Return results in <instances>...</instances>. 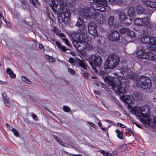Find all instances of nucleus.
Returning <instances> with one entry per match:
<instances>
[{"instance_id":"26","label":"nucleus","mask_w":156,"mask_h":156,"mask_svg":"<svg viewBox=\"0 0 156 156\" xmlns=\"http://www.w3.org/2000/svg\"><path fill=\"white\" fill-rule=\"evenodd\" d=\"M136 75L135 73H133L132 71L129 72L127 74V77L129 79H133V80L135 79V80L137 78L136 77Z\"/></svg>"},{"instance_id":"46","label":"nucleus","mask_w":156,"mask_h":156,"mask_svg":"<svg viewBox=\"0 0 156 156\" xmlns=\"http://www.w3.org/2000/svg\"><path fill=\"white\" fill-rule=\"evenodd\" d=\"M9 75L10 77L12 78H15L16 77V75L13 72L10 74Z\"/></svg>"},{"instance_id":"22","label":"nucleus","mask_w":156,"mask_h":156,"mask_svg":"<svg viewBox=\"0 0 156 156\" xmlns=\"http://www.w3.org/2000/svg\"><path fill=\"white\" fill-rule=\"evenodd\" d=\"M52 42L55 41V44L58 47L60 48L61 50L63 52H65L68 50L67 48L66 47L60 44V43L59 42L55 41V39H52L51 40V41H50L51 42L53 43Z\"/></svg>"},{"instance_id":"15","label":"nucleus","mask_w":156,"mask_h":156,"mask_svg":"<svg viewBox=\"0 0 156 156\" xmlns=\"http://www.w3.org/2000/svg\"><path fill=\"white\" fill-rule=\"evenodd\" d=\"M136 11L138 14H144L148 15L147 17H151L152 13V11L149 9H146L141 6H139L136 9Z\"/></svg>"},{"instance_id":"39","label":"nucleus","mask_w":156,"mask_h":156,"mask_svg":"<svg viewBox=\"0 0 156 156\" xmlns=\"http://www.w3.org/2000/svg\"><path fill=\"white\" fill-rule=\"evenodd\" d=\"M77 62L79 64L80 67L84 65L83 62L79 59H77Z\"/></svg>"},{"instance_id":"31","label":"nucleus","mask_w":156,"mask_h":156,"mask_svg":"<svg viewBox=\"0 0 156 156\" xmlns=\"http://www.w3.org/2000/svg\"><path fill=\"white\" fill-rule=\"evenodd\" d=\"M114 2L117 5H121L124 3V2L123 0H114Z\"/></svg>"},{"instance_id":"7","label":"nucleus","mask_w":156,"mask_h":156,"mask_svg":"<svg viewBox=\"0 0 156 156\" xmlns=\"http://www.w3.org/2000/svg\"><path fill=\"white\" fill-rule=\"evenodd\" d=\"M96 11L93 8H82L78 12L80 16L87 20L94 19Z\"/></svg>"},{"instance_id":"28","label":"nucleus","mask_w":156,"mask_h":156,"mask_svg":"<svg viewBox=\"0 0 156 156\" xmlns=\"http://www.w3.org/2000/svg\"><path fill=\"white\" fill-rule=\"evenodd\" d=\"M22 80L23 81L27 84H29L31 83V81L25 76H22Z\"/></svg>"},{"instance_id":"19","label":"nucleus","mask_w":156,"mask_h":156,"mask_svg":"<svg viewBox=\"0 0 156 156\" xmlns=\"http://www.w3.org/2000/svg\"><path fill=\"white\" fill-rule=\"evenodd\" d=\"M76 25L78 27H81L83 28V32H85L87 30V26L85 24V22L83 20L80 18H79L78 19L77 23Z\"/></svg>"},{"instance_id":"49","label":"nucleus","mask_w":156,"mask_h":156,"mask_svg":"<svg viewBox=\"0 0 156 156\" xmlns=\"http://www.w3.org/2000/svg\"><path fill=\"white\" fill-rule=\"evenodd\" d=\"M83 76L84 77H86V78H87L88 76V74L87 73H85L83 74Z\"/></svg>"},{"instance_id":"6","label":"nucleus","mask_w":156,"mask_h":156,"mask_svg":"<svg viewBox=\"0 0 156 156\" xmlns=\"http://www.w3.org/2000/svg\"><path fill=\"white\" fill-rule=\"evenodd\" d=\"M136 80V85L143 90L149 89L151 87L152 83L151 79L147 76H140Z\"/></svg>"},{"instance_id":"32","label":"nucleus","mask_w":156,"mask_h":156,"mask_svg":"<svg viewBox=\"0 0 156 156\" xmlns=\"http://www.w3.org/2000/svg\"><path fill=\"white\" fill-rule=\"evenodd\" d=\"M63 42L65 43L68 46H70V44L68 40L65 38H62Z\"/></svg>"},{"instance_id":"41","label":"nucleus","mask_w":156,"mask_h":156,"mask_svg":"<svg viewBox=\"0 0 156 156\" xmlns=\"http://www.w3.org/2000/svg\"><path fill=\"white\" fill-rule=\"evenodd\" d=\"M57 35L59 36L60 37H65V34L62 33H58L57 34Z\"/></svg>"},{"instance_id":"52","label":"nucleus","mask_w":156,"mask_h":156,"mask_svg":"<svg viewBox=\"0 0 156 156\" xmlns=\"http://www.w3.org/2000/svg\"><path fill=\"white\" fill-rule=\"evenodd\" d=\"M101 129L104 131H106L107 130V128L106 127H101Z\"/></svg>"},{"instance_id":"54","label":"nucleus","mask_w":156,"mask_h":156,"mask_svg":"<svg viewBox=\"0 0 156 156\" xmlns=\"http://www.w3.org/2000/svg\"><path fill=\"white\" fill-rule=\"evenodd\" d=\"M135 124L137 127H138V128H141V126L140 125L136 123H135Z\"/></svg>"},{"instance_id":"47","label":"nucleus","mask_w":156,"mask_h":156,"mask_svg":"<svg viewBox=\"0 0 156 156\" xmlns=\"http://www.w3.org/2000/svg\"><path fill=\"white\" fill-rule=\"evenodd\" d=\"M94 93L96 94L97 95H100L101 94L100 92L97 90H94Z\"/></svg>"},{"instance_id":"13","label":"nucleus","mask_w":156,"mask_h":156,"mask_svg":"<svg viewBox=\"0 0 156 156\" xmlns=\"http://www.w3.org/2000/svg\"><path fill=\"white\" fill-rule=\"evenodd\" d=\"M97 25L93 22L89 23L88 25V31L89 33L92 36L96 37L98 35L96 27Z\"/></svg>"},{"instance_id":"62","label":"nucleus","mask_w":156,"mask_h":156,"mask_svg":"<svg viewBox=\"0 0 156 156\" xmlns=\"http://www.w3.org/2000/svg\"><path fill=\"white\" fill-rule=\"evenodd\" d=\"M2 17V19H3L4 18V16L2 15V14H0V17Z\"/></svg>"},{"instance_id":"5","label":"nucleus","mask_w":156,"mask_h":156,"mask_svg":"<svg viewBox=\"0 0 156 156\" xmlns=\"http://www.w3.org/2000/svg\"><path fill=\"white\" fill-rule=\"evenodd\" d=\"M119 61V58L116 54H110L106 58L104 64V68L106 69H114L118 64Z\"/></svg>"},{"instance_id":"60","label":"nucleus","mask_w":156,"mask_h":156,"mask_svg":"<svg viewBox=\"0 0 156 156\" xmlns=\"http://www.w3.org/2000/svg\"><path fill=\"white\" fill-rule=\"evenodd\" d=\"M121 127L123 128H125L126 127V126L125 125L122 124Z\"/></svg>"},{"instance_id":"56","label":"nucleus","mask_w":156,"mask_h":156,"mask_svg":"<svg viewBox=\"0 0 156 156\" xmlns=\"http://www.w3.org/2000/svg\"><path fill=\"white\" fill-rule=\"evenodd\" d=\"M105 121L106 122H107L109 123H111V122H112V121H110L109 120H108V119H105Z\"/></svg>"},{"instance_id":"8","label":"nucleus","mask_w":156,"mask_h":156,"mask_svg":"<svg viewBox=\"0 0 156 156\" xmlns=\"http://www.w3.org/2000/svg\"><path fill=\"white\" fill-rule=\"evenodd\" d=\"M142 42L146 44L147 49L149 51H156V38L143 36L141 38Z\"/></svg>"},{"instance_id":"29","label":"nucleus","mask_w":156,"mask_h":156,"mask_svg":"<svg viewBox=\"0 0 156 156\" xmlns=\"http://www.w3.org/2000/svg\"><path fill=\"white\" fill-rule=\"evenodd\" d=\"M100 152L105 156H111V154L103 150H101Z\"/></svg>"},{"instance_id":"9","label":"nucleus","mask_w":156,"mask_h":156,"mask_svg":"<svg viewBox=\"0 0 156 156\" xmlns=\"http://www.w3.org/2000/svg\"><path fill=\"white\" fill-rule=\"evenodd\" d=\"M136 55L139 58L153 61H156V55L151 52L147 51L146 49L139 50L137 52Z\"/></svg>"},{"instance_id":"36","label":"nucleus","mask_w":156,"mask_h":156,"mask_svg":"<svg viewBox=\"0 0 156 156\" xmlns=\"http://www.w3.org/2000/svg\"><path fill=\"white\" fill-rule=\"evenodd\" d=\"M63 110L66 112H68L70 110V108L68 106H64L63 107Z\"/></svg>"},{"instance_id":"27","label":"nucleus","mask_w":156,"mask_h":156,"mask_svg":"<svg viewBox=\"0 0 156 156\" xmlns=\"http://www.w3.org/2000/svg\"><path fill=\"white\" fill-rule=\"evenodd\" d=\"M115 132L117 133V137L120 139H123V133L122 131H120L119 129L115 130Z\"/></svg>"},{"instance_id":"45","label":"nucleus","mask_w":156,"mask_h":156,"mask_svg":"<svg viewBox=\"0 0 156 156\" xmlns=\"http://www.w3.org/2000/svg\"><path fill=\"white\" fill-rule=\"evenodd\" d=\"M69 62L71 63H74L75 62V60L72 58H70L69 60Z\"/></svg>"},{"instance_id":"61","label":"nucleus","mask_w":156,"mask_h":156,"mask_svg":"<svg viewBox=\"0 0 156 156\" xmlns=\"http://www.w3.org/2000/svg\"><path fill=\"white\" fill-rule=\"evenodd\" d=\"M153 101L155 102H156V98H154L153 99Z\"/></svg>"},{"instance_id":"38","label":"nucleus","mask_w":156,"mask_h":156,"mask_svg":"<svg viewBox=\"0 0 156 156\" xmlns=\"http://www.w3.org/2000/svg\"><path fill=\"white\" fill-rule=\"evenodd\" d=\"M68 71L71 75H74L75 74V72L72 69L69 68L68 69Z\"/></svg>"},{"instance_id":"37","label":"nucleus","mask_w":156,"mask_h":156,"mask_svg":"<svg viewBox=\"0 0 156 156\" xmlns=\"http://www.w3.org/2000/svg\"><path fill=\"white\" fill-rule=\"evenodd\" d=\"M31 114H32L31 116L34 120L35 121H38V118L37 115L33 113H31Z\"/></svg>"},{"instance_id":"35","label":"nucleus","mask_w":156,"mask_h":156,"mask_svg":"<svg viewBox=\"0 0 156 156\" xmlns=\"http://www.w3.org/2000/svg\"><path fill=\"white\" fill-rule=\"evenodd\" d=\"M127 146L126 144H123L121 145L120 148V150L121 151H124L127 148Z\"/></svg>"},{"instance_id":"40","label":"nucleus","mask_w":156,"mask_h":156,"mask_svg":"<svg viewBox=\"0 0 156 156\" xmlns=\"http://www.w3.org/2000/svg\"><path fill=\"white\" fill-rule=\"evenodd\" d=\"M127 70L126 68H125L124 67H122L121 69V72L122 74H123L124 73H125L126 72Z\"/></svg>"},{"instance_id":"43","label":"nucleus","mask_w":156,"mask_h":156,"mask_svg":"<svg viewBox=\"0 0 156 156\" xmlns=\"http://www.w3.org/2000/svg\"><path fill=\"white\" fill-rule=\"evenodd\" d=\"M6 72L8 74L10 75V74L13 72L12 70H11V69H9V68H7L6 69Z\"/></svg>"},{"instance_id":"12","label":"nucleus","mask_w":156,"mask_h":156,"mask_svg":"<svg viewBox=\"0 0 156 156\" xmlns=\"http://www.w3.org/2000/svg\"><path fill=\"white\" fill-rule=\"evenodd\" d=\"M89 59L93 62L94 65L96 66L99 67L101 64L102 58L98 54L91 55L89 56Z\"/></svg>"},{"instance_id":"50","label":"nucleus","mask_w":156,"mask_h":156,"mask_svg":"<svg viewBox=\"0 0 156 156\" xmlns=\"http://www.w3.org/2000/svg\"><path fill=\"white\" fill-rule=\"evenodd\" d=\"M92 69H93V71L96 73H97V70L94 67H92Z\"/></svg>"},{"instance_id":"17","label":"nucleus","mask_w":156,"mask_h":156,"mask_svg":"<svg viewBox=\"0 0 156 156\" xmlns=\"http://www.w3.org/2000/svg\"><path fill=\"white\" fill-rule=\"evenodd\" d=\"M121 34H126L131 37H134L135 36L134 32L129 29V28H123L119 30Z\"/></svg>"},{"instance_id":"3","label":"nucleus","mask_w":156,"mask_h":156,"mask_svg":"<svg viewBox=\"0 0 156 156\" xmlns=\"http://www.w3.org/2000/svg\"><path fill=\"white\" fill-rule=\"evenodd\" d=\"M71 37L74 46L78 50L82 51L90 48V44L87 42L89 40L83 31L81 33H72Z\"/></svg>"},{"instance_id":"53","label":"nucleus","mask_w":156,"mask_h":156,"mask_svg":"<svg viewBox=\"0 0 156 156\" xmlns=\"http://www.w3.org/2000/svg\"><path fill=\"white\" fill-rule=\"evenodd\" d=\"M39 48L41 49L43 48V45L42 44H39Z\"/></svg>"},{"instance_id":"33","label":"nucleus","mask_w":156,"mask_h":156,"mask_svg":"<svg viewBox=\"0 0 156 156\" xmlns=\"http://www.w3.org/2000/svg\"><path fill=\"white\" fill-rule=\"evenodd\" d=\"M12 131L14 135L16 137L19 136V134L17 131L15 129L13 128L12 129Z\"/></svg>"},{"instance_id":"58","label":"nucleus","mask_w":156,"mask_h":156,"mask_svg":"<svg viewBox=\"0 0 156 156\" xmlns=\"http://www.w3.org/2000/svg\"><path fill=\"white\" fill-rule=\"evenodd\" d=\"M98 125L99 126H100V127H101V126L102 125V124L101 122L100 121H99L98 123Z\"/></svg>"},{"instance_id":"25","label":"nucleus","mask_w":156,"mask_h":156,"mask_svg":"<svg viewBox=\"0 0 156 156\" xmlns=\"http://www.w3.org/2000/svg\"><path fill=\"white\" fill-rule=\"evenodd\" d=\"M115 19L114 16H111L108 18V22L109 25L111 26H113L115 25Z\"/></svg>"},{"instance_id":"11","label":"nucleus","mask_w":156,"mask_h":156,"mask_svg":"<svg viewBox=\"0 0 156 156\" xmlns=\"http://www.w3.org/2000/svg\"><path fill=\"white\" fill-rule=\"evenodd\" d=\"M105 2H103L101 0H93V2L96 3L98 7L97 9L101 11H103L106 10L105 7L107 6V3L111 2L114 0H104Z\"/></svg>"},{"instance_id":"21","label":"nucleus","mask_w":156,"mask_h":156,"mask_svg":"<svg viewBox=\"0 0 156 156\" xmlns=\"http://www.w3.org/2000/svg\"><path fill=\"white\" fill-rule=\"evenodd\" d=\"M3 101L5 105L10 107L11 105V104L9 102V99L6 94L3 93L2 94Z\"/></svg>"},{"instance_id":"55","label":"nucleus","mask_w":156,"mask_h":156,"mask_svg":"<svg viewBox=\"0 0 156 156\" xmlns=\"http://www.w3.org/2000/svg\"><path fill=\"white\" fill-rule=\"evenodd\" d=\"M93 62H92L91 61L89 62V64L92 66V67H94L93 66Z\"/></svg>"},{"instance_id":"30","label":"nucleus","mask_w":156,"mask_h":156,"mask_svg":"<svg viewBox=\"0 0 156 156\" xmlns=\"http://www.w3.org/2000/svg\"><path fill=\"white\" fill-rule=\"evenodd\" d=\"M34 1V0H30V2L35 7H37V4L39 3V2L38 1V0H35Z\"/></svg>"},{"instance_id":"64","label":"nucleus","mask_w":156,"mask_h":156,"mask_svg":"<svg viewBox=\"0 0 156 156\" xmlns=\"http://www.w3.org/2000/svg\"><path fill=\"white\" fill-rule=\"evenodd\" d=\"M5 22L6 24H7L8 23H9V22H8V21L7 20H6V19H5Z\"/></svg>"},{"instance_id":"23","label":"nucleus","mask_w":156,"mask_h":156,"mask_svg":"<svg viewBox=\"0 0 156 156\" xmlns=\"http://www.w3.org/2000/svg\"><path fill=\"white\" fill-rule=\"evenodd\" d=\"M144 3L147 6L152 8H156V2L146 0L144 2Z\"/></svg>"},{"instance_id":"34","label":"nucleus","mask_w":156,"mask_h":156,"mask_svg":"<svg viewBox=\"0 0 156 156\" xmlns=\"http://www.w3.org/2000/svg\"><path fill=\"white\" fill-rule=\"evenodd\" d=\"M46 57L48 59L49 61L50 62H55V59L54 58L48 55L46 56Z\"/></svg>"},{"instance_id":"1","label":"nucleus","mask_w":156,"mask_h":156,"mask_svg":"<svg viewBox=\"0 0 156 156\" xmlns=\"http://www.w3.org/2000/svg\"><path fill=\"white\" fill-rule=\"evenodd\" d=\"M51 7L55 14L58 15V20L60 26H66L70 21L71 13L62 0H53Z\"/></svg>"},{"instance_id":"59","label":"nucleus","mask_w":156,"mask_h":156,"mask_svg":"<svg viewBox=\"0 0 156 156\" xmlns=\"http://www.w3.org/2000/svg\"><path fill=\"white\" fill-rule=\"evenodd\" d=\"M73 155L76 156H82V155L81 154H74Z\"/></svg>"},{"instance_id":"24","label":"nucleus","mask_w":156,"mask_h":156,"mask_svg":"<svg viewBox=\"0 0 156 156\" xmlns=\"http://www.w3.org/2000/svg\"><path fill=\"white\" fill-rule=\"evenodd\" d=\"M118 19L120 20L124 21L127 19V16L125 12L122 11L119 12L118 14Z\"/></svg>"},{"instance_id":"63","label":"nucleus","mask_w":156,"mask_h":156,"mask_svg":"<svg viewBox=\"0 0 156 156\" xmlns=\"http://www.w3.org/2000/svg\"><path fill=\"white\" fill-rule=\"evenodd\" d=\"M111 124H112L113 125H114L115 124V123L114 122L112 121L111 122Z\"/></svg>"},{"instance_id":"44","label":"nucleus","mask_w":156,"mask_h":156,"mask_svg":"<svg viewBox=\"0 0 156 156\" xmlns=\"http://www.w3.org/2000/svg\"><path fill=\"white\" fill-rule=\"evenodd\" d=\"M98 51L100 54L101 55L104 52L105 50L102 48H99V50Z\"/></svg>"},{"instance_id":"16","label":"nucleus","mask_w":156,"mask_h":156,"mask_svg":"<svg viewBox=\"0 0 156 156\" xmlns=\"http://www.w3.org/2000/svg\"><path fill=\"white\" fill-rule=\"evenodd\" d=\"M120 98L122 101L128 104L132 103L134 101L133 98L132 96L128 95L121 96L120 97Z\"/></svg>"},{"instance_id":"57","label":"nucleus","mask_w":156,"mask_h":156,"mask_svg":"<svg viewBox=\"0 0 156 156\" xmlns=\"http://www.w3.org/2000/svg\"><path fill=\"white\" fill-rule=\"evenodd\" d=\"M81 67H82V68H83V69H87V67H86V66H85V65H83V66H81Z\"/></svg>"},{"instance_id":"51","label":"nucleus","mask_w":156,"mask_h":156,"mask_svg":"<svg viewBox=\"0 0 156 156\" xmlns=\"http://www.w3.org/2000/svg\"><path fill=\"white\" fill-rule=\"evenodd\" d=\"M122 124L121 123H117V125L119 126V127H121V126H122Z\"/></svg>"},{"instance_id":"42","label":"nucleus","mask_w":156,"mask_h":156,"mask_svg":"<svg viewBox=\"0 0 156 156\" xmlns=\"http://www.w3.org/2000/svg\"><path fill=\"white\" fill-rule=\"evenodd\" d=\"M56 140L61 145L64 147L65 146V145H64V143L63 142H62V141H60V140L57 138L56 139Z\"/></svg>"},{"instance_id":"14","label":"nucleus","mask_w":156,"mask_h":156,"mask_svg":"<svg viewBox=\"0 0 156 156\" xmlns=\"http://www.w3.org/2000/svg\"><path fill=\"white\" fill-rule=\"evenodd\" d=\"M108 39L112 41L119 40L120 38L119 34L117 30H112L108 37Z\"/></svg>"},{"instance_id":"10","label":"nucleus","mask_w":156,"mask_h":156,"mask_svg":"<svg viewBox=\"0 0 156 156\" xmlns=\"http://www.w3.org/2000/svg\"><path fill=\"white\" fill-rule=\"evenodd\" d=\"M150 17H147L142 18H137L134 20L135 24L139 26H147L149 27L151 26V23L150 21Z\"/></svg>"},{"instance_id":"4","label":"nucleus","mask_w":156,"mask_h":156,"mask_svg":"<svg viewBox=\"0 0 156 156\" xmlns=\"http://www.w3.org/2000/svg\"><path fill=\"white\" fill-rule=\"evenodd\" d=\"M118 74H116L118 81H116L115 83L113 82H111V89L119 94L124 93L126 91V88L128 86V81L126 79L121 78V76H118Z\"/></svg>"},{"instance_id":"18","label":"nucleus","mask_w":156,"mask_h":156,"mask_svg":"<svg viewBox=\"0 0 156 156\" xmlns=\"http://www.w3.org/2000/svg\"><path fill=\"white\" fill-rule=\"evenodd\" d=\"M96 16L94 19L98 20V22L100 24H103L106 20V18L105 16H103L102 14L101 13H97L96 11Z\"/></svg>"},{"instance_id":"20","label":"nucleus","mask_w":156,"mask_h":156,"mask_svg":"<svg viewBox=\"0 0 156 156\" xmlns=\"http://www.w3.org/2000/svg\"><path fill=\"white\" fill-rule=\"evenodd\" d=\"M135 10L133 6H130L127 9V13L129 17H133L135 14Z\"/></svg>"},{"instance_id":"2","label":"nucleus","mask_w":156,"mask_h":156,"mask_svg":"<svg viewBox=\"0 0 156 156\" xmlns=\"http://www.w3.org/2000/svg\"><path fill=\"white\" fill-rule=\"evenodd\" d=\"M135 114L140 118V121L146 126L153 127L156 131V116L151 119L149 114L150 112L148 106L136 107L134 108Z\"/></svg>"},{"instance_id":"48","label":"nucleus","mask_w":156,"mask_h":156,"mask_svg":"<svg viewBox=\"0 0 156 156\" xmlns=\"http://www.w3.org/2000/svg\"><path fill=\"white\" fill-rule=\"evenodd\" d=\"M87 122L91 126H92L94 128H95V127L94 126H95V125L93 123L91 122Z\"/></svg>"}]
</instances>
